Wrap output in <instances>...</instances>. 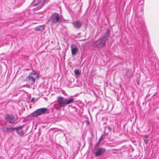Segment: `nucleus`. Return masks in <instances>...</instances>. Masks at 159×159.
<instances>
[{"instance_id":"obj_1","label":"nucleus","mask_w":159,"mask_h":159,"mask_svg":"<svg viewBox=\"0 0 159 159\" xmlns=\"http://www.w3.org/2000/svg\"><path fill=\"white\" fill-rule=\"evenodd\" d=\"M109 35L108 31L105 33L104 36L101 37L98 39L93 41L92 44L95 48L99 49L103 48L105 45L106 42L107 41Z\"/></svg>"},{"instance_id":"obj_2","label":"nucleus","mask_w":159,"mask_h":159,"mask_svg":"<svg viewBox=\"0 0 159 159\" xmlns=\"http://www.w3.org/2000/svg\"><path fill=\"white\" fill-rule=\"evenodd\" d=\"M57 105L59 107H64L66 105L73 103L74 100L72 98L66 99L62 97H57Z\"/></svg>"},{"instance_id":"obj_3","label":"nucleus","mask_w":159,"mask_h":159,"mask_svg":"<svg viewBox=\"0 0 159 159\" xmlns=\"http://www.w3.org/2000/svg\"><path fill=\"white\" fill-rule=\"evenodd\" d=\"M60 19V16L58 14L55 13L52 15L48 20V22H51L53 23H57Z\"/></svg>"},{"instance_id":"obj_4","label":"nucleus","mask_w":159,"mask_h":159,"mask_svg":"<svg viewBox=\"0 0 159 159\" xmlns=\"http://www.w3.org/2000/svg\"><path fill=\"white\" fill-rule=\"evenodd\" d=\"M95 154L96 156H100L103 154L106 151V149L103 148H95Z\"/></svg>"},{"instance_id":"obj_5","label":"nucleus","mask_w":159,"mask_h":159,"mask_svg":"<svg viewBox=\"0 0 159 159\" xmlns=\"http://www.w3.org/2000/svg\"><path fill=\"white\" fill-rule=\"evenodd\" d=\"M70 48L72 55H76L79 51L78 47L75 45L72 44Z\"/></svg>"},{"instance_id":"obj_6","label":"nucleus","mask_w":159,"mask_h":159,"mask_svg":"<svg viewBox=\"0 0 159 159\" xmlns=\"http://www.w3.org/2000/svg\"><path fill=\"white\" fill-rule=\"evenodd\" d=\"M5 119L11 124L13 123L15 121V118L13 116L6 115L5 117Z\"/></svg>"},{"instance_id":"obj_7","label":"nucleus","mask_w":159,"mask_h":159,"mask_svg":"<svg viewBox=\"0 0 159 159\" xmlns=\"http://www.w3.org/2000/svg\"><path fill=\"white\" fill-rule=\"evenodd\" d=\"M47 111V108H40L36 110L38 116L45 113Z\"/></svg>"},{"instance_id":"obj_8","label":"nucleus","mask_w":159,"mask_h":159,"mask_svg":"<svg viewBox=\"0 0 159 159\" xmlns=\"http://www.w3.org/2000/svg\"><path fill=\"white\" fill-rule=\"evenodd\" d=\"M26 80L30 82L31 84H33L35 82V80L34 76L30 74L27 78Z\"/></svg>"},{"instance_id":"obj_9","label":"nucleus","mask_w":159,"mask_h":159,"mask_svg":"<svg viewBox=\"0 0 159 159\" xmlns=\"http://www.w3.org/2000/svg\"><path fill=\"white\" fill-rule=\"evenodd\" d=\"M75 29H79L82 25V22L80 21L74 22L72 23Z\"/></svg>"},{"instance_id":"obj_10","label":"nucleus","mask_w":159,"mask_h":159,"mask_svg":"<svg viewBox=\"0 0 159 159\" xmlns=\"http://www.w3.org/2000/svg\"><path fill=\"white\" fill-rule=\"evenodd\" d=\"M31 74L34 76L35 79L38 78L39 77V73L34 70L32 71Z\"/></svg>"},{"instance_id":"obj_11","label":"nucleus","mask_w":159,"mask_h":159,"mask_svg":"<svg viewBox=\"0 0 159 159\" xmlns=\"http://www.w3.org/2000/svg\"><path fill=\"white\" fill-rule=\"evenodd\" d=\"M38 115L36 111V110L34 112L31 113L28 116V117H36L38 116Z\"/></svg>"},{"instance_id":"obj_12","label":"nucleus","mask_w":159,"mask_h":159,"mask_svg":"<svg viewBox=\"0 0 159 159\" xmlns=\"http://www.w3.org/2000/svg\"><path fill=\"white\" fill-rule=\"evenodd\" d=\"M74 73L76 78H78L79 77L81 73V72L78 70H74Z\"/></svg>"},{"instance_id":"obj_13","label":"nucleus","mask_w":159,"mask_h":159,"mask_svg":"<svg viewBox=\"0 0 159 159\" xmlns=\"http://www.w3.org/2000/svg\"><path fill=\"white\" fill-rule=\"evenodd\" d=\"M5 129L6 130H4L5 132H10L13 131L14 129L12 128H6Z\"/></svg>"},{"instance_id":"obj_14","label":"nucleus","mask_w":159,"mask_h":159,"mask_svg":"<svg viewBox=\"0 0 159 159\" xmlns=\"http://www.w3.org/2000/svg\"><path fill=\"white\" fill-rule=\"evenodd\" d=\"M43 25H40L35 28V30L36 31H41L43 30Z\"/></svg>"},{"instance_id":"obj_15","label":"nucleus","mask_w":159,"mask_h":159,"mask_svg":"<svg viewBox=\"0 0 159 159\" xmlns=\"http://www.w3.org/2000/svg\"><path fill=\"white\" fill-rule=\"evenodd\" d=\"M104 138V135H102L101 137H100V138L99 139V140L98 141V143H99Z\"/></svg>"},{"instance_id":"obj_16","label":"nucleus","mask_w":159,"mask_h":159,"mask_svg":"<svg viewBox=\"0 0 159 159\" xmlns=\"http://www.w3.org/2000/svg\"><path fill=\"white\" fill-rule=\"evenodd\" d=\"M22 134H23L24 133L23 132L22 133Z\"/></svg>"}]
</instances>
